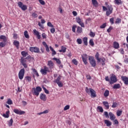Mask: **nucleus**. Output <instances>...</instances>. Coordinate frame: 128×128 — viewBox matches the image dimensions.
<instances>
[{
	"mask_svg": "<svg viewBox=\"0 0 128 128\" xmlns=\"http://www.w3.org/2000/svg\"><path fill=\"white\" fill-rule=\"evenodd\" d=\"M38 26L42 30H44V24H42L40 22H38Z\"/></svg>",
	"mask_w": 128,
	"mask_h": 128,
	"instance_id": "nucleus-49",
	"label": "nucleus"
},
{
	"mask_svg": "<svg viewBox=\"0 0 128 128\" xmlns=\"http://www.w3.org/2000/svg\"><path fill=\"white\" fill-rule=\"evenodd\" d=\"M44 69L46 71V72H50V68H48L46 66H44Z\"/></svg>",
	"mask_w": 128,
	"mask_h": 128,
	"instance_id": "nucleus-40",
	"label": "nucleus"
},
{
	"mask_svg": "<svg viewBox=\"0 0 128 128\" xmlns=\"http://www.w3.org/2000/svg\"><path fill=\"white\" fill-rule=\"evenodd\" d=\"M113 47L114 48H116V50H118V48H120V44H118V42H114L113 44Z\"/></svg>",
	"mask_w": 128,
	"mask_h": 128,
	"instance_id": "nucleus-17",
	"label": "nucleus"
},
{
	"mask_svg": "<svg viewBox=\"0 0 128 128\" xmlns=\"http://www.w3.org/2000/svg\"><path fill=\"white\" fill-rule=\"evenodd\" d=\"M24 36L26 38H30V35H28V31L26 30L24 32Z\"/></svg>",
	"mask_w": 128,
	"mask_h": 128,
	"instance_id": "nucleus-30",
	"label": "nucleus"
},
{
	"mask_svg": "<svg viewBox=\"0 0 128 128\" xmlns=\"http://www.w3.org/2000/svg\"><path fill=\"white\" fill-rule=\"evenodd\" d=\"M122 111L120 110H118L116 112V116H122Z\"/></svg>",
	"mask_w": 128,
	"mask_h": 128,
	"instance_id": "nucleus-37",
	"label": "nucleus"
},
{
	"mask_svg": "<svg viewBox=\"0 0 128 128\" xmlns=\"http://www.w3.org/2000/svg\"><path fill=\"white\" fill-rule=\"evenodd\" d=\"M6 104H12V100H10V98H8V100Z\"/></svg>",
	"mask_w": 128,
	"mask_h": 128,
	"instance_id": "nucleus-51",
	"label": "nucleus"
},
{
	"mask_svg": "<svg viewBox=\"0 0 128 128\" xmlns=\"http://www.w3.org/2000/svg\"><path fill=\"white\" fill-rule=\"evenodd\" d=\"M42 90V88L40 86H38L36 88H33L32 89V92L34 96H38L40 94V92Z\"/></svg>",
	"mask_w": 128,
	"mask_h": 128,
	"instance_id": "nucleus-1",
	"label": "nucleus"
},
{
	"mask_svg": "<svg viewBox=\"0 0 128 128\" xmlns=\"http://www.w3.org/2000/svg\"><path fill=\"white\" fill-rule=\"evenodd\" d=\"M122 80L124 81V82L125 84H128V78L124 76H122L121 77Z\"/></svg>",
	"mask_w": 128,
	"mask_h": 128,
	"instance_id": "nucleus-14",
	"label": "nucleus"
},
{
	"mask_svg": "<svg viewBox=\"0 0 128 128\" xmlns=\"http://www.w3.org/2000/svg\"><path fill=\"white\" fill-rule=\"evenodd\" d=\"M72 62H73V64H75V66H78V60H76V59H73V60H72Z\"/></svg>",
	"mask_w": 128,
	"mask_h": 128,
	"instance_id": "nucleus-53",
	"label": "nucleus"
},
{
	"mask_svg": "<svg viewBox=\"0 0 128 128\" xmlns=\"http://www.w3.org/2000/svg\"><path fill=\"white\" fill-rule=\"evenodd\" d=\"M105 4L106 6V7L104 6H102L103 10H104V12H106V10H107V9H108V2H106L105 3Z\"/></svg>",
	"mask_w": 128,
	"mask_h": 128,
	"instance_id": "nucleus-42",
	"label": "nucleus"
},
{
	"mask_svg": "<svg viewBox=\"0 0 128 128\" xmlns=\"http://www.w3.org/2000/svg\"><path fill=\"white\" fill-rule=\"evenodd\" d=\"M113 120L114 124H116V126L118 124V120Z\"/></svg>",
	"mask_w": 128,
	"mask_h": 128,
	"instance_id": "nucleus-64",
	"label": "nucleus"
},
{
	"mask_svg": "<svg viewBox=\"0 0 128 128\" xmlns=\"http://www.w3.org/2000/svg\"><path fill=\"white\" fill-rule=\"evenodd\" d=\"M40 4H42V6H44L46 4V2H44V0H38Z\"/></svg>",
	"mask_w": 128,
	"mask_h": 128,
	"instance_id": "nucleus-50",
	"label": "nucleus"
},
{
	"mask_svg": "<svg viewBox=\"0 0 128 128\" xmlns=\"http://www.w3.org/2000/svg\"><path fill=\"white\" fill-rule=\"evenodd\" d=\"M103 104L106 107L107 110L110 108V106L108 105V102H103Z\"/></svg>",
	"mask_w": 128,
	"mask_h": 128,
	"instance_id": "nucleus-27",
	"label": "nucleus"
},
{
	"mask_svg": "<svg viewBox=\"0 0 128 128\" xmlns=\"http://www.w3.org/2000/svg\"><path fill=\"white\" fill-rule=\"evenodd\" d=\"M122 22V20L120 18H117L115 22L116 24H120Z\"/></svg>",
	"mask_w": 128,
	"mask_h": 128,
	"instance_id": "nucleus-48",
	"label": "nucleus"
},
{
	"mask_svg": "<svg viewBox=\"0 0 128 128\" xmlns=\"http://www.w3.org/2000/svg\"><path fill=\"white\" fill-rule=\"evenodd\" d=\"M14 44L18 49V46H20V42H18V41L14 40Z\"/></svg>",
	"mask_w": 128,
	"mask_h": 128,
	"instance_id": "nucleus-26",
	"label": "nucleus"
},
{
	"mask_svg": "<svg viewBox=\"0 0 128 128\" xmlns=\"http://www.w3.org/2000/svg\"><path fill=\"white\" fill-rule=\"evenodd\" d=\"M47 26L50 28H54V25L50 22H48L47 23Z\"/></svg>",
	"mask_w": 128,
	"mask_h": 128,
	"instance_id": "nucleus-56",
	"label": "nucleus"
},
{
	"mask_svg": "<svg viewBox=\"0 0 128 128\" xmlns=\"http://www.w3.org/2000/svg\"><path fill=\"white\" fill-rule=\"evenodd\" d=\"M55 32H56V29L54 27L50 29V32H51V34H54Z\"/></svg>",
	"mask_w": 128,
	"mask_h": 128,
	"instance_id": "nucleus-61",
	"label": "nucleus"
},
{
	"mask_svg": "<svg viewBox=\"0 0 128 128\" xmlns=\"http://www.w3.org/2000/svg\"><path fill=\"white\" fill-rule=\"evenodd\" d=\"M62 76H59L55 80V82H60V78H61Z\"/></svg>",
	"mask_w": 128,
	"mask_h": 128,
	"instance_id": "nucleus-58",
	"label": "nucleus"
},
{
	"mask_svg": "<svg viewBox=\"0 0 128 128\" xmlns=\"http://www.w3.org/2000/svg\"><path fill=\"white\" fill-rule=\"evenodd\" d=\"M56 82V84H57L58 85L59 88H62L63 84H62V82L59 81V82Z\"/></svg>",
	"mask_w": 128,
	"mask_h": 128,
	"instance_id": "nucleus-41",
	"label": "nucleus"
},
{
	"mask_svg": "<svg viewBox=\"0 0 128 128\" xmlns=\"http://www.w3.org/2000/svg\"><path fill=\"white\" fill-rule=\"evenodd\" d=\"M114 2L116 4H122V0H114Z\"/></svg>",
	"mask_w": 128,
	"mask_h": 128,
	"instance_id": "nucleus-44",
	"label": "nucleus"
},
{
	"mask_svg": "<svg viewBox=\"0 0 128 128\" xmlns=\"http://www.w3.org/2000/svg\"><path fill=\"white\" fill-rule=\"evenodd\" d=\"M40 72L42 74H44V76H46V74L48 73L44 68L41 69Z\"/></svg>",
	"mask_w": 128,
	"mask_h": 128,
	"instance_id": "nucleus-43",
	"label": "nucleus"
},
{
	"mask_svg": "<svg viewBox=\"0 0 128 128\" xmlns=\"http://www.w3.org/2000/svg\"><path fill=\"white\" fill-rule=\"evenodd\" d=\"M26 58H24V57H22L20 60V62L22 64H26Z\"/></svg>",
	"mask_w": 128,
	"mask_h": 128,
	"instance_id": "nucleus-22",
	"label": "nucleus"
},
{
	"mask_svg": "<svg viewBox=\"0 0 128 128\" xmlns=\"http://www.w3.org/2000/svg\"><path fill=\"white\" fill-rule=\"evenodd\" d=\"M30 50L32 52L38 53L40 52V48L38 47H30Z\"/></svg>",
	"mask_w": 128,
	"mask_h": 128,
	"instance_id": "nucleus-8",
	"label": "nucleus"
},
{
	"mask_svg": "<svg viewBox=\"0 0 128 128\" xmlns=\"http://www.w3.org/2000/svg\"><path fill=\"white\" fill-rule=\"evenodd\" d=\"M47 65L48 66L49 68H50V70H52V68H54V64L52 60L48 61Z\"/></svg>",
	"mask_w": 128,
	"mask_h": 128,
	"instance_id": "nucleus-12",
	"label": "nucleus"
},
{
	"mask_svg": "<svg viewBox=\"0 0 128 128\" xmlns=\"http://www.w3.org/2000/svg\"><path fill=\"white\" fill-rule=\"evenodd\" d=\"M21 54L22 56L26 58V56H28V52H26V51H22L21 52Z\"/></svg>",
	"mask_w": 128,
	"mask_h": 128,
	"instance_id": "nucleus-29",
	"label": "nucleus"
},
{
	"mask_svg": "<svg viewBox=\"0 0 128 128\" xmlns=\"http://www.w3.org/2000/svg\"><path fill=\"white\" fill-rule=\"evenodd\" d=\"M83 42L85 46H88V38L85 37L83 38Z\"/></svg>",
	"mask_w": 128,
	"mask_h": 128,
	"instance_id": "nucleus-35",
	"label": "nucleus"
},
{
	"mask_svg": "<svg viewBox=\"0 0 128 128\" xmlns=\"http://www.w3.org/2000/svg\"><path fill=\"white\" fill-rule=\"evenodd\" d=\"M70 110V105H66L64 108V110Z\"/></svg>",
	"mask_w": 128,
	"mask_h": 128,
	"instance_id": "nucleus-59",
	"label": "nucleus"
},
{
	"mask_svg": "<svg viewBox=\"0 0 128 128\" xmlns=\"http://www.w3.org/2000/svg\"><path fill=\"white\" fill-rule=\"evenodd\" d=\"M110 94V91L108 90H106L104 92V96H108Z\"/></svg>",
	"mask_w": 128,
	"mask_h": 128,
	"instance_id": "nucleus-38",
	"label": "nucleus"
},
{
	"mask_svg": "<svg viewBox=\"0 0 128 128\" xmlns=\"http://www.w3.org/2000/svg\"><path fill=\"white\" fill-rule=\"evenodd\" d=\"M24 76V69L22 68L18 72V78L20 80H22Z\"/></svg>",
	"mask_w": 128,
	"mask_h": 128,
	"instance_id": "nucleus-7",
	"label": "nucleus"
},
{
	"mask_svg": "<svg viewBox=\"0 0 128 128\" xmlns=\"http://www.w3.org/2000/svg\"><path fill=\"white\" fill-rule=\"evenodd\" d=\"M40 99L43 100L44 102H46V96L44 94H40Z\"/></svg>",
	"mask_w": 128,
	"mask_h": 128,
	"instance_id": "nucleus-15",
	"label": "nucleus"
},
{
	"mask_svg": "<svg viewBox=\"0 0 128 128\" xmlns=\"http://www.w3.org/2000/svg\"><path fill=\"white\" fill-rule=\"evenodd\" d=\"M90 92L91 94V98H96V92L93 89H90Z\"/></svg>",
	"mask_w": 128,
	"mask_h": 128,
	"instance_id": "nucleus-13",
	"label": "nucleus"
},
{
	"mask_svg": "<svg viewBox=\"0 0 128 128\" xmlns=\"http://www.w3.org/2000/svg\"><path fill=\"white\" fill-rule=\"evenodd\" d=\"M89 44L92 46H94V40L92 39L90 40Z\"/></svg>",
	"mask_w": 128,
	"mask_h": 128,
	"instance_id": "nucleus-45",
	"label": "nucleus"
},
{
	"mask_svg": "<svg viewBox=\"0 0 128 128\" xmlns=\"http://www.w3.org/2000/svg\"><path fill=\"white\" fill-rule=\"evenodd\" d=\"M14 122V120H12V118H11L10 121H8V126H12V124Z\"/></svg>",
	"mask_w": 128,
	"mask_h": 128,
	"instance_id": "nucleus-36",
	"label": "nucleus"
},
{
	"mask_svg": "<svg viewBox=\"0 0 128 128\" xmlns=\"http://www.w3.org/2000/svg\"><path fill=\"white\" fill-rule=\"evenodd\" d=\"M112 7L110 5L107 6V10L106 12V14L108 16L110 14H112Z\"/></svg>",
	"mask_w": 128,
	"mask_h": 128,
	"instance_id": "nucleus-5",
	"label": "nucleus"
},
{
	"mask_svg": "<svg viewBox=\"0 0 128 128\" xmlns=\"http://www.w3.org/2000/svg\"><path fill=\"white\" fill-rule=\"evenodd\" d=\"M32 70L34 72V76H39L38 73V71L36 70V69L32 68Z\"/></svg>",
	"mask_w": 128,
	"mask_h": 128,
	"instance_id": "nucleus-31",
	"label": "nucleus"
},
{
	"mask_svg": "<svg viewBox=\"0 0 128 128\" xmlns=\"http://www.w3.org/2000/svg\"><path fill=\"white\" fill-rule=\"evenodd\" d=\"M76 42L78 44H82V41L80 38H78Z\"/></svg>",
	"mask_w": 128,
	"mask_h": 128,
	"instance_id": "nucleus-52",
	"label": "nucleus"
},
{
	"mask_svg": "<svg viewBox=\"0 0 128 128\" xmlns=\"http://www.w3.org/2000/svg\"><path fill=\"white\" fill-rule=\"evenodd\" d=\"M53 60H56L57 62V64H62V62L60 60V59H58L56 58H52Z\"/></svg>",
	"mask_w": 128,
	"mask_h": 128,
	"instance_id": "nucleus-33",
	"label": "nucleus"
},
{
	"mask_svg": "<svg viewBox=\"0 0 128 128\" xmlns=\"http://www.w3.org/2000/svg\"><path fill=\"white\" fill-rule=\"evenodd\" d=\"M76 22L82 26V28H84V20L81 19L80 17H77L76 18Z\"/></svg>",
	"mask_w": 128,
	"mask_h": 128,
	"instance_id": "nucleus-4",
	"label": "nucleus"
},
{
	"mask_svg": "<svg viewBox=\"0 0 128 128\" xmlns=\"http://www.w3.org/2000/svg\"><path fill=\"white\" fill-rule=\"evenodd\" d=\"M92 2L94 6H95L96 8L98 6V2L96 0H92Z\"/></svg>",
	"mask_w": 128,
	"mask_h": 128,
	"instance_id": "nucleus-20",
	"label": "nucleus"
},
{
	"mask_svg": "<svg viewBox=\"0 0 128 128\" xmlns=\"http://www.w3.org/2000/svg\"><path fill=\"white\" fill-rule=\"evenodd\" d=\"M109 116H110V120H116V116L112 112H109Z\"/></svg>",
	"mask_w": 128,
	"mask_h": 128,
	"instance_id": "nucleus-16",
	"label": "nucleus"
},
{
	"mask_svg": "<svg viewBox=\"0 0 128 128\" xmlns=\"http://www.w3.org/2000/svg\"><path fill=\"white\" fill-rule=\"evenodd\" d=\"M76 32L78 34H81V32H82V28L80 26H78L77 28Z\"/></svg>",
	"mask_w": 128,
	"mask_h": 128,
	"instance_id": "nucleus-28",
	"label": "nucleus"
},
{
	"mask_svg": "<svg viewBox=\"0 0 128 128\" xmlns=\"http://www.w3.org/2000/svg\"><path fill=\"white\" fill-rule=\"evenodd\" d=\"M98 62H100L102 66H104V64H106L104 63V62H106V58H100V60H98Z\"/></svg>",
	"mask_w": 128,
	"mask_h": 128,
	"instance_id": "nucleus-23",
	"label": "nucleus"
},
{
	"mask_svg": "<svg viewBox=\"0 0 128 128\" xmlns=\"http://www.w3.org/2000/svg\"><path fill=\"white\" fill-rule=\"evenodd\" d=\"M60 52H66V48L62 46L61 47V50H59Z\"/></svg>",
	"mask_w": 128,
	"mask_h": 128,
	"instance_id": "nucleus-25",
	"label": "nucleus"
},
{
	"mask_svg": "<svg viewBox=\"0 0 128 128\" xmlns=\"http://www.w3.org/2000/svg\"><path fill=\"white\" fill-rule=\"evenodd\" d=\"M88 60L92 66H93V68H94L96 66V60H94V57L89 56Z\"/></svg>",
	"mask_w": 128,
	"mask_h": 128,
	"instance_id": "nucleus-2",
	"label": "nucleus"
},
{
	"mask_svg": "<svg viewBox=\"0 0 128 128\" xmlns=\"http://www.w3.org/2000/svg\"><path fill=\"white\" fill-rule=\"evenodd\" d=\"M50 50L52 52V56H56V50H54V48H52V46H50Z\"/></svg>",
	"mask_w": 128,
	"mask_h": 128,
	"instance_id": "nucleus-24",
	"label": "nucleus"
},
{
	"mask_svg": "<svg viewBox=\"0 0 128 128\" xmlns=\"http://www.w3.org/2000/svg\"><path fill=\"white\" fill-rule=\"evenodd\" d=\"M110 84H114V82H118V79L116 76L114 74H112L110 78Z\"/></svg>",
	"mask_w": 128,
	"mask_h": 128,
	"instance_id": "nucleus-6",
	"label": "nucleus"
},
{
	"mask_svg": "<svg viewBox=\"0 0 128 128\" xmlns=\"http://www.w3.org/2000/svg\"><path fill=\"white\" fill-rule=\"evenodd\" d=\"M76 25H74L72 27V31L73 32H76Z\"/></svg>",
	"mask_w": 128,
	"mask_h": 128,
	"instance_id": "nucleus-57",
	"label": "nucleus"
},
{
	"mask_svg": "<svg viewBox=\"0 0 128 128\" xmlns=\"http://www.w3.org/2000/svg\"><path fill=\"white\" fill-rule=\"evenodd\" d=\"M26 80H28V82H31L32 81V78L30 76H27L26 78Z\"/></svg>",
	"mask_w": 128,
	"mask_h": 128,
	"instance_id": "nucleus-60",
	"label": "nucleus"
},
{
	"mask_svg": "<svg viewBox=\"0 0 128 128\" xmlns=\"http://www.w3.org/2000/svg\"><path fill=\"white\" fill-rule=\"evenodd\" d=\"M120 88V84H115L113 86V88L116 89V90H118V88Z\"/></svg>",
	"mask_w": 128,
	"mask_h": 128,
	"instance_id": "nucleus-32",
	"label": "nucleus"
},
{
	"mask_svg": "<svg viewBox=\"0 0 128 128\" xmlns=\"http://www.w3.org/2000/svg\"><path fill=\"white\" fill-rule=\"evenodd\" d=\"M32 16L33 18H38V14L36 12H34L32 14Z\"/></svg>",
	"mask_w": 128,
	"mask_h": 128,
	"instance_id": "nucleus-63",
	"label": "nucleus"
},
{
	"mask_svg": "<svg viewBox=\"0 0 128 128\" xmlns=\"http://www.w3.org/2000/svg\"><path fill=\"white\" fill-rule=\"evenodd\" d=\"M18 6L22 10H28V6L26 4H24L22 2H18Z\"/></svg>",
	"mask_w": 128,
	"mask_h": 128,
	"instance_id": "nucleus-3",
	"label": "nucleus"
},
{
	"mask_svg": "<svg viewBox=\"0 0 128 128\" xmlns=\"http://www.w3.org/2000/svg\"><path fill=\"white\" fill-rule=\"evenodd\" d=\"M42 44L44 46H45L46 50L48 52H50V48H48V44H46V42H42Z\"/></svg>",
	"mask_w": 128,
	"mask_h": 128,
	"instance_id": "nucleus-21",
	"label": "nucleus"
},
{
	"mask_svg": "<svg viewBox=\"0 0 128 128\" xmlns=\"http://www.w3.org/2000/svg\"><path fill=\"white\" fill-rule=\"evenodd\" d=\"M0 40H2L4 42H6V37L4 35L0 36Z\"/></svg>",
	"mask_w": 128,
	"mask_h": 128,
	"instance_id": "nucleus-34",
	"label": "nucleus"
},
{
	"mask_svg": "<svg viewBox=\"0 0 128 128\" xmlns=\"http://www.w3.org/2000/svg\"><path fill=\"white\" fill-rule=\"evenodd\" d=\"M104 114L106 118H110V116H108V112H104Z\"/></svg>",
	"mask_w": 128,
	"mask_h": 128,
	"instance_id": "nucleus-54",
	"label": "nucleus"
},
{
	"mask_svg": "<svg viewBox=\"0 0 128 128\" xmlns=\"http://www.w3.org/2000/svg\"><path fill=\"white\" fill-rule=\"evenodd\" d=\"M14 112H15V114H19L20 116H22V114H26V112H24V111H22L18 109H14Z\"/></svg>",
	"mask_w": 128,
	"mask_h": 128,
	"instance_id": "nucleus-10",
	"label": "nucleus"
},
{
	"mask_svg": "<svg viewBox=\"0 0 128 128\" xmlns=\"http://www.w3.org/2000/svg\"><path fill=\"white\" fill-rule=\"evenodd\" d=\"M95 58H96L97 60H100V54H98V52H96V54L95 55Z\"/></svg>",
	"mask_w": 128,
	"mask_h": 128,
	"instance_id": "nucleus-47",
	"label": "nucleus"
},
{
	"mask_svg": "<svg viewBox=\"0 0 128 128\" xmlns=\"http://www.w3.org/2000/svg\"><path fill=\"white\" fill-rule=\"evenodd\" d=\"M90 90H92V88H90L88 89V87H86V92H87V94H90Z\"/></svg>",
	"mask_w": 128,
	"mask_h": 128,
	"instance_id": "nucleus-55",
	"label": "nucleus"
},
{
	"mask_svg": "<svg viewBox=\"0 0 128 128\" xmlns=\"http://www.w3.org/2000/svg\"><path fill=\"white\" fill-rule=\"evenodd\" d=\"M104 122L106 124V126H112V122L110 120H104Z\"/></svg>",
	"mask_w": 128,
	"mask_h": 128,
	"instance_id": "nucleus-18",
	"label": "nucleus"
},
{
	"mask_svg": "<svg viewBox=\"0 0 128 128\" xmlns=\"http://www.w3.org/2000/svg\"><path fill=\"white\" fill-rule=\"evenodd\" d=\"M118 106V104L116 102H114L113 104L112 105V108H116Z\"/></svg>",
	"mask_w": 128,
	"mask_h": 128,
	"instance_id": "nucleus-62",
	"label": "nucleus"
},
{
	"mask_svg": "<svg viewBox=\"0 0 128 128\" xmlns=\"http://www.w3.org/2000/svg\"><path fill=\"white\" fill-rule=\"evenodd\" d=\"M97 110H98L100 112H104V109L102 108V107L100 106H98Z\"/></svg>",
	"mask_w": 128,
	"mask_h": 128,
	"instance_id": "nucleus-39",
	"label": "nucleus"
},
{
	"mask_svg": "<svg viewBox=\"0 0 128 128\" xmlns=\"http://www.w3.org/2000/svg\"><path fill=\"white\" fill-rule=\"evenodd\" d=\"M2 116L6 118H10V110L6 112V114H4Z\"/></svg>",
	"mask_w": 128,
	"mask_h": 128,
	"instance_id": "nucleus-19",
	"label": "nucleus"
},
{
	"mask_svg": "<svg viewBox=\"0 0 128 128\" xmlns=\"http://www.w3.org/2000/svg\"><path fill=\"white\" fill-rule=\"evenodd\" d=\"M33 34L34 36H36L38 40H40V33L38 31L36 30V29H34L33 30Z\"/></svg>",
	"mask_w": 128,
	"mask_h": 128,
	"instance_id": "nucleus-11",
	"label": "nucleus"
},
{
	"mask_svg": "<svg viewBox=\"0 0 128 128\" xmlns=\"http://www.w3.org/2000/svg\"><path fill=\"white\" fill-rule=\"evenodd\" d=\"M90 36L91 38H94L96 36V33L90 31Z\"/></svg>",
	"mask_w": 128,
	"mask_h": 128,
	"instance_id": "nucleus-46",
	"label": "nucleus"
},
{
	"mask_svg": "<svg viewBox=\"0 0 128 128\" xmlns=\"http://www.w3.org/2000/svg\"><path fill=\"white\" fill-rule=\"evenodd\" d=\"M82 61L84 62V64H88V54H82Z\"/></svg>",
	"mask_w": 128,
	"mask_h": 128,
	"instance_id": "nucleus-9",
	"label": "nucleus"
}]
</instances>
